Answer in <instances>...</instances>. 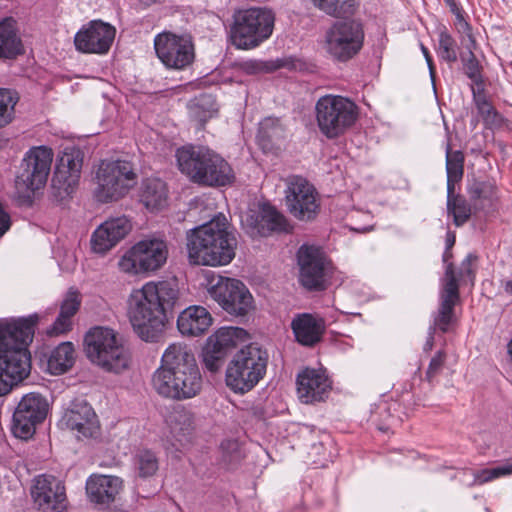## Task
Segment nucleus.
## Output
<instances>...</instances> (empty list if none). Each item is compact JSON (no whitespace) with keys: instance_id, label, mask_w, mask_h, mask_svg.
I'll return each mask as SVG.
<instances>
[{"instance_id":"obj_46","label":"nucleus","mask_w":512,"mask_h":512,"mask_svg":"<svg viewBox=\"0 0 512 512\" xmlns=\"http://www.w3.org/2000/svg\"><path fill=\"white\" fill-rule=\"evenodd\" d=\"M225 357L226 354L218 349L213 348V345L206 344L203 348L202 360L204 367L212 373L220 370V368L223 366Z\"/></svg>"},{"instance_id":"obj_28","label":"nucleus","mask_w":512,"mask_h":512,"mask_svg":"<svg viewBox=\"0 0 512 512\" xmlns=\"http://www.w3.org/2000/svg\"><path fill=\"white\" fill-rule=\"evenodd\" d=\"M291 328L300 344L313 346L320 341L325 325L323 319L304 313L292 320Z\"/></svg>"},{"instance_id":"obj_39","label":"nucleus","mask_w":512,"mask_h":512,"mask_svg":"<svg viewBox=\"0 0 512 512\" xmlns=\"http://www.w3.org/2000/svg\"><path fill=\"white\" fill-rule=\"evenodd\" d=\"M18 101L19 95L15 90L0 88V128L13 121Z\"/></svg>"},{"instance_id":"obj_15","label":"nucleus","mask_w":512,"mask_h":512,"mask_svg":"<svg viewBox=\"0 0 512 512\" xmlns=\"http://www.w3.org/2000/svg\"><path fill=\"white\" fill-rule=\"evenodd\" d=\"M285 182V203L288 211L299 221H312L320 209L315 187L301 176H290Z\"/></svg>"},{"instance_id":"obj_6","label":"nucleus","mask_w":512,"mask_h":512,"mask_svg":"<svg viewBox=\"0 0 512 512\" xmlns=\"http://www.w3.org/2000/svg\"><path fill=\"white\" fill-rule=\"evenodd\" d=\"M84 346L90 362L106 372L120 374L130 367V350L123 337L112 328H91L85 335Z\"/></svg>"},{"instance_id":"obj_20","label":"nucleus","mask_w":512,"mask_h":512,"mask_svg":"<svg viewBox=\"0 0 512 512\" xmlns=\"http://www.w3.org/2000/svg\"><path fill=\"white\" fill-rule=\"evenodd\" d=\"M31 496L42 512H62L67 507L65 486L52 475L37 476L33 481Z\"/></svg>"},{"instance_id":"obj_31","label":"nucleus","mask_w":512,"mask_h":512,"mask_svg":"<svg viewBox=\"0 0 512 512\" xmlns=\"http://www.w3.org/2000/svg\"><path fill=\"white\" fill-rule=\"evenodd\" d=\"M140 200L147 210L157 212L167 206L168 189L159 178H148L142 183Z\"/></svg>"},{"instance_id":"obj_18","label":"nucleus","mask_w":512,"mask_h":512,"mask_svg":"<svg viewBox=\"0 0 512 512\" xmlns=\"http://www.w3.org/2000/svg\"><path fill=\"white\" fill-rule=\"evenodd\" d=\"M47 412L48 403L42 395L38 393L26 394L14 411L11 425L12 434L21 440L32 438L36 426L44 421Z\"/></svg>"},{"instance_id":"obj_11","label":"nucleus","mask_w":512,"mask_h":512,"mask_svg":"<svg viewBox=\"0 0 512 512\" xmlns=\"http://www.w3.org/2000/svg\"><path fill=\"white\" fill-rule=\"evenodd\" d=\"M298 281L308 291H323L328 288L334 273L330 257L320 246L303 244L297 254Z\"/></svg>"},{"instance_id":"obj_16","label":"nucleus","mask_w":512,"mask_h":512,"mask_svg":"<svg viewBox=\"0 0 512 512\" xmlns=\"http://www.w3.org/2000/svg\"><path fill=\"white\" fill-rule=\"evenodd\" d=\"M154 49L168 69L183 70L192 64L195 57L192 39L186 34L159 33L154 38Z\"/></svg>"},{"instance_id":"obj_60","label":"nucleus","mask_w":512,"mask_h":512,"mask_svg":"<svg viewBox=\"0 0 512 512\" xmlns=\"http://www.w3.org/2000/svg\"><path fill=\"white\" fill-rule=\"evenodd\" d=\"M507 363L512 368V338L507 344Z\"/></svg>"},{"instance_id":"obj_36","label":"nucleus","mask_w":512,"mask_h":512,"mask_svg":"<svg viewBox=\"0 0 512 512\" xmlns=\"http://www.w3.org/2000/svg\"><path fill=\"white\" fill-rule=\"evenodd\" d=\"M311 2L316 8L333 17L352 15L359 5V0H311Z\"/></svg>"},{"instance_id":"obj_52","label":"nucleus","mask_w":512,"mask_h":512,"mask_svg":"<svg viewBox=\"0 0 512 512\" xmlns=\"http://www.w3.org/2000/svg\"><path fill=\"white\" fill-rule=\"evenodd\" d=\"M471 261H472V256L471 255H468L462 262L461 264V268H460V272H459V278L457 277V275L455 274V271L454 269H452L453 271V274L456 278V283L458 284V281L459 279H465V278H468L470 281H473V278H474V273H473V270L471 268ZM448 266H451V268H453V265L452 263H447L446 265V270H445V273L447 272V268ZM444 278H446V274L444 275ZM445 283V279H443V284ZM457 287L459 288V286L457 285ZM444 289V287L442 288V290Z\"/></svg>"},{"instance_id":"obj_37","label":"nucleus","mask_w":512,"mask_h":512,"mask_svg":"<svg viewBox=\"0 0 512 512\" xmlns=\"http://www.w3.org/2000/svg\"><path fill=\"white\" fill-rule=\"evenodd\" d=\"M133 465L137 476L146 479L156 474L159 468V461L153 451L142 449L134 455Z\"/></svg>"},{"instance_id":"obj_61","label":"nucleus","mask_w":512,"mask_h":512,"mask_svg":"<svg viewBox=\"0 0 512 512\" xmlns=\"http://www.w3.org/2000/svg\"><path fill=\"white\" fill-rule=\"evenodd\" d=\"M447 5L450 7V10L453 14L461 11V9L457 6L455 0H445Z\"/></svg>"},{"instance_id":"obj_14","label":"nucleus","mask_w":512,"mask_h":512,"mask_svg":"<svg viewBox=\"0 0 512 512\" xmlns=\"http://www.w3.org/2000/svg\"><path fill=\"white\" fill-rule=\"evenodd\" d=\"M207 291L210 297L230 315L245 316L253 308V297L250 291L237 279L213 277Z\"/></svg>"},{"instance_id":"obj_33","label":"nucleus","mask_w":512,"mask_h":512,"mask_svg":"<svg viewBox=\"0 0 512 512\" xmlns=\"http://www.w3.org/2000/svg\"><path fill=\"white\" fill-rule=\"evenodd\" d=\"M21 52L22 43L17 34L16 22L6 18L0 22V58H13Z\"/></svg>"},{"instance_id":"obj_58","label":"nucleus","mask_w":512,"mask_h":512,"mask_svg":"<svg viewBox=\"0 0 512 512\" xmlns=\"http://www.w3.org/2000/svg\"><path fill=\"white\" fill-rule=\"evenodd\" d=\"M287 65V62L285 59H277L276 61L271 63V67L267 68L268 70H275L281 67H284Z\"/></svg>"},{"instance_id":"obj_44","label":"nucleus","mask_w":512,"mask_h":512,"mask_svg":"<svg viewBox=\"0 0 512 512\" xmlns=\"http://www.w3.org/2000/svg\"><path fill=\"white\" fill-rule=\"evenodd\" d=\"M474 101L477 107V111L481 116L482 120L488 125H494L499 121V115L495 111L492 104L486 99V97L480 93V90L476 93L473 89Z\"/></svg>"},{"instance_id":"obj_38","label":"nucleus","mask_w":512,"mask_h":512,"mask_svg":"<svg viewBox=\"0 0 512 512\" xmlns=\"http://www.w3.org/2000/svg\"><path fill=\"white\" fill-rule=\"evenodd\" d=\"M240 331L235 327H221L208 337L206 344L213 345V348L227 355L229 349L237 344Z\"/></svg>"},{"instance_id":"obj_10","label":"nucleus","mask_w":512,"mask_h":512,"mask_svg":"<svg viewBox=\"0 0 512 512\" xmlns=\"http://www.w3.org/2000/svg\"><path fill=\"white\" fill-rule=\"evenodd\" d=\"M319 130L329 139L344 134L357 120L358 108L350 99L338 95H325L315 106Z\"/></svg>"},{"instance_id":"obj_41","label":"nucleus","mask_w":512,"mask_h":512,"mask_svg":"<svg viewBox=\"0 0 512 512\" xmlns=\"http://www.w3.org/2000/svg\"><path fill=\"white\" fill-rule=\"evenodd\" d=\"M447 208L454 217L455 224L466 222L471 216L474 208L461 197H453V193H448Z\"/></svg>"},{"instance_id":"obj_35","label":"nucleus","mask_w":512,"mask_h":512,"mask_svg":"<svg viewBox=\"0 0 512 512\" xmlns=\"http://www.w3.org/2000/svg\"><path fill=\"white\" fill-rule=\"evenodd\" d=\"M464 171V155L461 151H451V147H446V172H447V192H454V184L461 180Z\"/></svg>"},{"instance_id":"obj_32","label":"nucleus","mask_w":512,"mask_h":512,"mask_svg":"<svg viewBox=\"0 0 512 512\" xmlns=\"http://www.w3.org/2000/svg\"><path fill=\"white\" fill-rule=\"evenodd\" d=\"M241 224H286L285 216L272 204L263 201L253 204Z\"/></svg>"},{"instance_id":"obj_43","label":"nucleus","mask_w":512,"mask_h":512,"mask_svg":"<svg viewBox=\"0 0 512 512\" xmlns=\"http://www.w3.org/2000/svg\"><path fill=\"white\" fill-rule=\"evenodd\" d=\"M438 55L447 63H455L458 60L456 41L446 30L439 33Z\"/></svg>"},{"instance_id":"obj_1","label":"nucleus","mask_w":512,"mask_h":512,"mask_svg":"<svg viewBox=\"0 0 512 512\" xmlns=\"http://www.w3.org/2000/svg\"><path fill=\"white\" fill-rule=\"evenodd\" d=\"M179 290L171 281H148L134 288L126 300V314L136 335L145 342H155L162 335L178 301Z\"/></svg>"},{"instance_id":"obj_3","label":"nucleus","mask_w":512,"mask_h":512,"mask_svg":"<svg viewBox=\"0 0 512 512\" xmlns=\"http://www.w3.org/2000/svg\"><path fill=\"white\" fill-rule=\"evenodd\" d=\"M39 319L35 313L0 323V396L28 376L30 357L25 346L32 342Z\"/></svg>"},{"instance_id":"obj_17","label":"nucleus","mask_w":512,"mask_h":512,"mask_svg":"<svg viewBox=\"0 0 512 512\" xmlns=\"http://www.w3.org/2000/svg\"><path fill=\"white\" fill-rule=\"evenodd\" d=\"M364 32L355 20L335 22L326 33V48L329 54L340 61H346L362 48Z\"/></svg>"},{"instance_id":"obj_29","label":"nucleus","mask_w":512,"mask_h":512,"mask_svg":"<svg viewBox=\"0 0 512 512\" xmlns=\"http://www.w3.org/2000/svg\"><path fill=\"white\" fill-rule=\"evenodd\" d=\"M130 232V226H97L90 238L91 250L105 255Z\"/></svg>"},{"instance_id":"obj_4","label":"nucleus","mask_w":512,"mask_h":512,"mask_svg":"<svg viewBox=\"0 0 512 512\" xmlns=\"http://www.w3.org/2000/svg\"><path fill=\"white\" fill-rule=\"evenodd\" d=\"M185 239L188 261L193 265L226 266L236 256L238 240L228 226H194Z\"/></svg>"},{"instance_id":"obj_34","label":"nucleus","mask_w":512,"mask_h":512,"mask_svg":"<svg viewBox=\"0 0 512 512\" xmlns=\"http://www.w3.org/2000/svg\"><path fill=\"white\" fill-rule=\"evenodd\" d=\"M75 349L71 342H63L54 348L47 360V369L53 375L67 372L75 363Z\"/></svg>"},{"instance_id":"obj_54","label":"nucleus","mask_w":512,"mask_h":512,"mask_svg":"<svg viewBox=\"0 0 512 512\" xmlns=\"http://www.w3.org/2000/svg\"><path fill=\"white\" fill-rule=\"evenodd\" d=\"M201 224H228V219L223 213H216L214 215L207 214L201 218Z\"/></svg>"},{"instance_id":"obj_53","label":"nucleus","mask_w":512,"mask_h":512,"mask_svg":"<svg viewBox=\"0 0 512 512\" xmlns=\"http://www.w3.org/2000/svg\"><path fill=\"white\" fill-rule=\"evenodd\" d=\"M456 236L453 232L448 231L445 238V251L443 253V262L448 263L452 258V253L450 250L455 244Z\"/></svg>"},{"instance_id":"obj_59","label":"nucleus","mask_w":512,"mask_h":512,"mask_svg":"<svg viewBox=\"0 0 512 512\" xmlns=\"http://www.w3.org/2000/svg\"><path fill=\"white\" fill-rule=\"evenodd\" d=\"M372 227L373 226H364L361 229H357L355 227H350L349 231L351 233H368V232L372 231Z\"/></svg>"},{"instance_id":"obj_13","label":"nucleus","mask_w":512,"mask_h":512,"mask_svg":"<svg viewBox=\"0 0 512 512\" xmlns=\"http://www.w3.org/2000/svg\"><path fill=\"white\" fill-rule=\"evenodd\" d=\"M96 183L95 197L98 201H116L135 186L136 174L130 162L104 160L97 169Z\"/></svg>"},{"instance_id":"obj_7","label":"nucleus","mask_w":512,"mask_h":512,"mask_svg":"<svg viewBox=\"0 0 512 512\" xmlns=\"http://www.w3.org/2000/svg\"><path fill=\"white\" fill-rule=\"evenodd\" d=\"M268 353L258 344L251 343L235 353L225 372L227 387L236 394L251 391L266 374Z\"/></svg>"},{"instance_id":"obj_2","label":"nucleus","mask_w":512,"mask_h":512,"mask_svg":"<svg viewBox=\"0 0 512 512\" xmlns=\"http://www.w3.org/2000/svg\"><path fill=\"white\" fill-rule=\"evenodd\" d=\"M202 385V375L191 349L180 342L170 344L152 373V389L162 398L183 401L196 397Z\"/></svg>"},{"instance_id":"obj_24","label":"nucleus","mask_w":512,"mask_h":512,"mask_svg":"<svg viewBox=\"0 0 512 512\" xmlns=\"http://www.w3.org/2000/svg\"><path fill=\"white\" fill-rule=\"evenodd\" d=\"M123 489V480L112 475H92L86 483V490L91 502L101 507L113 503Z\"/></svg>"},{"instance_id":"obj_50","label":"nucleus","mask_w":512,"mask_h":512,"mask_svg":"<svg viewBox=\"0 0 512 512\" xmlns=\"http://www.w3.org/2000/svg\"><path fill=\"white\" fill-rule=\"evenodd\" d=\"M72 320L58 315L54 323L47 329L48 336H60L66 334L72 329Z\"/></svg>"},{"instance_id":"obj_56","label":"nucleus","mask_w":512,"mask_h":512,"mask_svg":"<svg viewBox=\"0 0 512 512\" xmlns=\"http://www.w3.org/2000/svg\"><path fill=\"white\" fill-rule=\"evenodd\" d=\"M130 222H131V220L126 215H123V216L118 217V218L113 219V220H105V221L101 222L100 224H120V225H123V224H129Z\"/></svg>"},{"instance_id":"obj_64","label":"nucleus","mask_w":512,"mask_h":512,"mask_svg":"<svg viewBox=\"0 0 512 512\" xmlns=\"http://www.w3.org/2000/svg\"><path fill=\"white\" fill-rule=\"evenodd\" d=\"M194 210L193 209H190L189 210V216H191L193 214Z\"/></svg>"},{"instance_id":"obj_27","label":"nucleus","mask_w":512,"mask_h":512,"mask_svg":"<svg viewBox=\"0 0 512 512\" xmlns=\"http://www.w3.org/2000/svg\"><path fill=\"white\" fill-rule=\"evenodd\" d=\"M213 318L203 306L192 305L184 309L177 318V328L184 336L197 337L212 325Z\"/></svg>"},{"instance_id":"obj_8","label":"nucleus","mask_w":512,"mask_h":512,"mask_svg":"<svg viewBox=\"0 0 512 512\" xmlns=\"http://www.w3.org/2000/svg\"><path fill=\"white\" fill-rule=\"evenodd\" d=\"M274 21V14L265 8L237 11L230 29L232 45L242 50L258 47L272 35Z\"/></svg>"},{"instance_id":"obj_63","label":"nucleus","mask_w":512,"mask_h":512,"mask_svg":"<svg viewBox=\"0 0 512 512\" xmlns=\"http://www.w3.org/2000/svg\"><path fill=\"white\" fill-rule=\"evenodd\" d=\"M10 226H0V238L8 231Z\"/></svg>"},{"instance_id":"obj_47","label":"nucleus","mask_w":512,"mask_h":512,"mask_svg":"<svg viewBox=\"0 0 512 512\" xmlns=\"http://www.w3.org/2000/svg\"><path fill=\"white\" fill-rule=\"evenodd\" d=\"M283 129L276 118H266L260 123L258 137L261 140L273 141L282 136Z\"/></svg>"},{"instance_id":"obj_45","label":"nucleus","mask_w":512,"mask_h":512,"mask_svg":"<svg viewBox=\"0 0 512 512\" xmlns=\"http://www.w3.org/2000/svg\"><path fill=\"white\" fill-rule=\"evenodd\" d=\"M454 25L458 33L462 35L461 43L465 49H476L477 43L472 34V27L464 18L462 10L455 13Z\"/></svg>"},{"instance_id":"obj_26","label":"nucleus","mask_w":512,"mask_h":512,"mask_svg":"<svg viewBox=\"0 0 512 512\" xmlns=\"http://www.w3.org/2000/svg\"><path fill=\"white\" fill-rule=\"evenodd\" d=\"M169 428L168 441L176 450H181L191 443L194 431V415L180 408L172 411L167 418Z\"/></svg>"},{"instance_id":"obj_42","label":"nucleus","mask_w":512,"mask_h":512,"mask_svg":"<svg viewBox=\"0 0 512 512\" xmlns=\"http://www.w3.org/2000/svg\"><path fill=\"white\" fill-rule=\"evenodd\" d=\"M512 474V460L504 464L485 468L473 473V484H484L499 477Z\"/></svg>"},{"instance_id":"obj_49","label":"nucleus","mask_w":512,"mask_h":512,"mask_svg":"<svg viewBox=\"0 0 512 512\" xmlns=\"http://www.w3.org/2000/svg\"><path fill=\"white\" fill-rule=\"evenodd\" d=\"M289 228H292V226H289ZM280 231L290 232L291 230L288 229V226H247L246 233L252 238H257L266 237Z\"/></svg>"},{"instance_id":"obj_55","label":"nucleus","mask_w":512,"mask_h":512,"mask_svg":"<svg viewBox=\"0 0 512 512\" xmlns=\"http://www.w3.org/2000/svg\"><path fill=\"white\" fill-rule=\"evenodd\" d=\"M420 48H421L422 54H423V56H424V58H425V60L427 62V65H428V68H429L430 77L434 81L436 71H435V66H434V62H433L432 56H431L428 48L425 47L423 44H420Z\"/></svg>"},{"instance_id":"obj_48","label":"nucleus","mask_w":512,"mask_h":512,"mask_svg":"<svg viewBox=\"0 0 512 512\" xmlns=\"http://www.w3.org/2000/svg\"><path fill=\"white\" fill-rule=\"evenodd\" d=\"M80 307L79 295L76 291H70L60 307V315L72 320Z\"/></svg>"},{"instance_id":"obj_57","label":"nucleus","mask_w":512,"mask_h":512,"mask_svg":"<svg viewBox=\"0 0 512 512\" xmlns=\"http://www.w3.org/2000/svg\"><path fill=\"white\" fill-rule=\"evenodd\" d=\"M11 219L4 206L0 202V224H10Z\"/></svg>"},{"instance_id":"obj_62","label":"nucleus","mask_w":512,"mask_h":512,"mask_svg":"<svg viewBox=\"0 0 512 512\" xmlns=\"http://www.w3.org/2000/svg\"><path fill=\"white\" fill-rule=\"evenodd\" d=\"M504 291L510 295H512V281H507L504 284Z\"/></svg>"},{"instance_id":"obj_12","label":"nucleus","mask_w":512,"mask_h":512,"mask_svg":"<svg viewBox=\"0 0 512 512\" xmlns=\"http://www.w3.org/2000/svg\"><path fill=\"white\" fill-rule=\"evenodd\" d=\"M53 151L46 146L30 148L21 161L15 188L19 198L30 200L34 192L47 182L53 161Z\"/></svg>"},{"instance_id":"obj_40","label":"nucleus","mask_w":512,"mask_h":512,"mask_svg":"<svg viewBox=\"0 0 512 512\" xmlns=\"http://www.w3.org/2000/svg\"><path fill=\"white\" fill-rule=\"evenodd\" d=\"M474 50L475 49H466V51L460 53L459 57L466 76L477 86L478 90H482L483 78L481 66L474 54Z\"/></svg>"},{"instance_id":"obj_19","label":"nucleus","mask_w":512,"mask_h":512,"mask_svg":"<svg viewBox=\"0 0 512 512\" xmlns=\"http://www.w3.org/2000/svg\"><path fill=\"white\" fill-rule=\"evenodd\" d=\"M459 301L458 287L456 278L453 274L451 266H448L444 289L440 293V305L438 311L433 317V323L428 329V337L424 344V351H430L434 345V335L436 330L442 333L450 331L456 322L454 307Z\"/></svg>"},{"instance_id":"obj_5","label":"nucleus","mask_w":512,"mask_h":512,"mask_svg":"<svg viewBox=\"0 0 512 512\" xmlns=\"http://www.w3.org/2000/svg\"><path fill=\"white\" fill-rule=\"evenodd\" d=\"M179 170L193 183L217 187L231 184L235 175L230 164L206 146L187 145L176 150Z\"/></svg>"},{"instance_id":"obj_21","label":"nucleus","mask_w":512,"mask_h":512,"mask_svg":"<svg viewBox=\"0 0 512 512\" xmlns=\"http://www.w3.org/2000/svg\"><path fill=\"white\" fill-rule=\"evenodd\" d=\"M115 28L100 20H93L83 26L74 37L77 51L88 54H106L115 38Z\"/></svg>"},{"instance_id":"obj_25","label":"nucleus","mask_w":512,"mask_h":512,"mask_svg":"<svg viewBox=\"0 0 512 512\" xmlns=\"http://www.w3.org/2000/svg\"><path fill=\"white\" fill-rule=\"evenodd\" d=\"M63 421L67 428L77 433V437H93L99 429L97 416L86 402L73 404L64 414Z\"/></svg>"},{"instance_id":"obj_51","label":"nucleus","mask_w":512,"mask_h":512,"mask_svg":"<svg viewBox=\"0 0 512 512\" xmlns=\"http://www.w3.org/2000/svg\"><path fill=\"white\" fill-rule=\"evenodd\" d=\"M446 355L444 351H438L430 360L426 371V379L431 382L442 370L445 363Z\"/></svg>"},{"instance_id":"obj_30","label":"nucleus","mask_w":512,"mask_h":512,"mask_svg":"<svg viewBox=\"0 0 512 512\" xmlns=\"http://www.w3.org/2000/svg\"><path fill=\"white\" fill-rule=\"evenodd\" d=\"M467 192L474 211L489 210L498 200L497 188L489 180H470L467 185Z\"/></svg>"},{"instance_id":"obj_9","label":"nucleus","mask_w":512,"mask_h":512,"mask_svg":"<svg viewBox=\"0 0 512 512\" xmlns=\"http://www.w3.org/2000/svg\"><path fill=\"white\" fill-rule=\"evenodd\" d=\"M168 258L167 241L152 235L131 246L118 260V269L127 275L150 274L161 269Z\"/></svg>"},{"instance_id":"obj_22","label":"nucleus","mask_w":512,"mask_h":512,"mask_svg":"<svg viewBox=\"0 0 512 512\" xmlns=\"http://www.w3.org/2000/svg\"><path fill=\"white\" fill-rule=\"evenodd\" d=\"M83 165V153L78 148H67L59 156L52 179L53 186L71 194L78 185Z\"/></svg>"},{"instance_id":"obj_23","label":"nucleus","mask_w":512,"mask_h":512,"mask_svg":"<svg viewBox=\"0 0 512 512\" xmlns=\"http://www.w3.org/2000/svg\"><path fill=\"white\" fill-rule=\"evenodd\" d=\"M331 387L332 383L323 369L305 368L297 375V393L302 403L323 401Z\"/></svg>"}]
</instances>
